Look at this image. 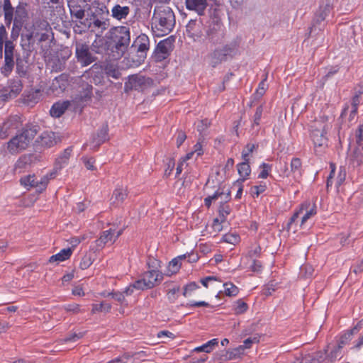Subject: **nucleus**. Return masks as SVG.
Returning <instances> with one entry per match:
<instances>
[{"label": "nucleus", "instance_id": "obj_1", "mask_svg": "<svg viewBox=\"0 0 363 363\" xmlns=\"http://www.w3.org/2000/svg\"><path fill=\"white\" fill-rule=\"evenodd\" d=\"M176 24L172 9L165 5L156 6L152 18V29L157 36H163L172 31Z\"/></svg>", "mask_w": 363, "mask_h": 363}, {"label": "nucleus", "instance_id": "obj_2", "mask_svg": "<svg viewBox=\"0 0 363 363\" xmlns=\"http://www.w3.org/2000/svg\"><path fill=\"white\" fill-rule=\"evenodd\" d=\"M39 35L35 30H27L21 34V52L16 53V72L21 76H25L29 64V59L34 49V38Z\"/></svg>", "mask_w": 363, "mask_h": 363}, {"label": "nucleus", "instance_id": "obj_3", "mask_svg": "<svg viewBox=\"0 0 363 363\" xmlns=\"http://www.w3.org/2000/svg\"><path fill=\"white\" fill-rule=\"evenodd\" d=\"M39 129V126L36 125H26L19 133L6 143V147L9 153L17 155L26 150L38 134Z\"/></svg>", "mask_w": 363, "mask_h": 363}, {"label": "nucleus", "instance_id": "obj_4", "mask_svg": "<svg viewBox=\"0 0 363 363\" xmlns=\"http://www.w3.org/2000/svg\"><path fill=\"white\" fill-rule=\"evenodd\" d=\"M240 38H236L223 46L218 47L208 55L210 65L215 68L223 62L234 58L238 53Z\"/></svg>", "mask_w": 363, "mask_h": 363}, {"label": "nucleus", "instance_id": "obj_5", "mask_svg": "<svg viewBox=\"0 0 363 363\" xmlns=\"http://www.w3.org/2000/svg\"><path fill=\"white\" fill-rule=\"evenodd\" d=\"M115 48L113 58L121 57L128 50L130 43V28L127 26H117L111 28L108 32Z\"/></svg>", "mask_w": 363, "mask_h": 363}, {"label": "nucleus", "instance_id": "obj_6", "mask_svg": "<svg viewBox=\"0 0 363 363\" xmlns=\"http://www.w3.org/2000/svg\"><path fill=\"white\" fill-rule=\"evenodd\" d=\"M109 26V18H105L101 16H99V18H93L87 16L84 21H80L77 28H75V33L82 34L89 30L92 32L99 30L100 33H103Z\"/></svg>", "mask_w": 363, "mask_h": 363}, {"label": "nucleus", "instance_id": "obj_7", "mask_svg": "<svg viewBox=\"0 0 363 363\" xmlns=\"http://www.w3.org/2000/svg\"><path fill=\"white\" fill-rule=\"evenodd\" d=\"M68 7L72 18V22L74 23V31L80 23V21L85 20V13H89L91 10V6L89 3H84L83 0H69L68 1Z\"/></svg>", "mask_w": 363, "mask_h": 363}, {"label": "nucleus", "instance_id": "obj_8", "mask_svg": "<svg viewBox=\"0 0 363 363\" xmlns=\"http://www.w3.org/2000/svg\"><path fill=\"white\" fill-rule=\"evenodd\" d=\"M153 84L154 81L150 77H146L140 74H131L128 77L124 84V92L128 94L133 90L143 91Z\"/></svg>", "mask_w": 363, "mask_h": 363}, {"label": "nucleus", "instance_id": "obj_9", "mask_svg": "<svg viewBox=\"0 0 363 363\" xmlns=\"http://www.w3.org/2000/svg\"><path fill=\"white\" fill-rule=\"evenodd\" d=\"M91 47L86 43L76 42L75 56L82 67H86L95 62L97 57L91 53Z\"/></svg>", "mask_w": 363, "mask_h": 363}, {"label": "nucleus", "instance_id": "obj_10", "mask_svg": "<svg viewBox=\"0 0 363 363\" xmlns=\"http://www.w3.org/2000/svg\"><path fill=\"white\" fill-rule=\"evenodd\" d=\"M174 42L175 37L174 35L169 36L164 40L160 41L153 53L155 61L158 62L166 60L174 49Z\"/></svg>", "mask_w": 363, "mask_h": 363}, {"label": "nucleus", "instance_id": "obj_11", "mask_svg": "<svg viewBox=\"0 0 363 363\" xmlns=\"http://www.w3.org/2000/svg\"><path fill=\"white\" fill-rule=\"evenodd\" d=\"M132 48H137V60L132 59L133 65L138 66L144 62L147 56V52L150 48V40L147 35L142 33L137 37L132 45Z\"/></svg>", "mask_w": 363, "mask_h": 363}, {"label": "nucleus", "instance_id": "obj_12", "mask_svg": "<svg viewBox=\"0 0 363 363\" xmlns=\"http://www.w3.org/2000/svg\"><path fill=\"white\" fill-rule=\"evenodd\" d=\"M91 50L95 53L105 54L113 57L115 52V48L111 38L108 33L104 37H101L99 39L95 40L91 45Z\"/></svg>", "mask_w": 363, "mask_h": 363}, {"label": "nucleus", "instance_id": "obj_13", "mask_svg": "<svg viewBox=\"0 0 363 363\" xmlns=\"http://www.w3.org/2000/svg\"><path fill=\"white\" fill-rule=\"evenodd\" d=\"M203 22L204 18L202 16L191 19L186 26L187 36L194 41L199 40L203 35Z\"/></svg>", "mask_w": 363, "mask_h": 363}, {"label": "nucleus", "instance_id": "obj_14", "mask_svg": "<svg viewBox=\"0 0 363 363\" xmlns=\"http://www.w3.org/2000/svg\"><path fill=\"white\" fill-rule=\"evenodd\" d=\"M4 65L2 67L3 72L5 74H9L13 70L16 60L14 61L15 45L12 40H5L4 44Z\"/></svg>", "mask_w": 363, "mask_h": 363}, {"label": "nucleus", "instance_id": "obj_15", "mask_svg": "<svg viewBox=\"0 0 363 363\" xmlns=\"http://www.w3.org/2000/svg\"><path fill=\"white\" fill-rule=\"evenodd\" d=\"M208 40L213 44H220L225 38V33L223 24L210 23L206 31Z\"/></svg>", "mask_w": 363, "mask_h": 363}, {"label": "nucleus", "instance_id": "obj_16", "mask_svg": "<svg viewBox=\"0 0 363 363\" xmlns=\"http://www.w3.org/2000/svg\"><path fill=\"white\" fill-rule=\"evenodd\" d=\"M20 118L18 116L9 117L0 126V139H5L12 133V130H16L21 125Z\"/></svg>", "mask_w": 363, "mask_h": 363}, {"label": "nucleus", "instance_id": "obj_17", "mask_svg": "<svg viewBox=\"0 0 363 363\" xmlns=\"http://www.w3.org/2000/svg\"><path fill=\"white\" fill-rule=\"evenodd\" d=\"M186 9L194 11L199 16H204L208 6L207 0H185Z\"/></svg>", "mask_w": 363, "mask_h": 363}, {"label": "nucleus", "instance_id": "obj_18", "mask_svg": "<svg viewBox=\"0 0 363 363\" xmlns=\"http://www.w3.org/2000/svg\"><path fill=\"white\" fill-rule=\"evenodd\" d=\"M91 10H89L87 16L93 18H99V16L108 18L109 16V10L107 6L99 2V1H91Z\"/></svg>", "mask_w": 363, "mask_h": 363}, {"label": "nucleus", "instance_id": "obj_19", "mask_svg": "<svg viewBox=\"0 0 363 363\" xmlns=\"http://www.w3.org/2000/svg\"><path fill=\"white\" fill-rule=\"evenodd\" d=\"M69 84V76L67 74H61L56 77L52 82L50 89L57 94L63 92Z\"/></svg>", "mask_w": 363, "mask_h": 363}, {"label": "nucleus", "instance_id": "obj_20", "mask_svg": "<svg viewBox=\"0 0 363 363\" xmlns=\"http://www.w3.org/2000/svg\"><path fill=\"white\" fill-rule=\"evenodd\" d=\"M325 125L320 128H315L311 130V138L315 146L322 147L327 145L328 139L325 136Z\"/></svg>", "mask_w": 363, "mask_h": 363}, {"label": "nucleus", "instance_id": "obj_21", "mask_svg": "<svg viewBox=\"0 0 363 363\" xmlns=\"http://www.w3.org/2000/svg\"><path fill=\"white\" fill-rule=\"evenodd\" d=\"M332 6L330 3V0H328V2H327L325 6H320L313 18V28H315L317 26H320L329 15Z\"/></svg>", "mask_w": 363, "mask_h": 363}, {"label": "nucleus", "instance_id": "obj_22", "mask_svg": "<svg viewBox=\"0 0 363 363\" xmlns=\"http://www.w3.org/2000/svg\"><path fill=\"white\" fill-rule=\"evenodd\" d=\"M290 167V170H289L287 168H286L284 170V174L286 177H289L291 174H292L294 178L296 179L301 177L302 162L300 158H293L291 161Z\"/></svg>", "mask_w": 363, "mask_h": 363}, {"label": "nucleus", "instance_id": "obj_23", "mask_svg": "<svg viewBox=\"0 0 363 363\" xmlns=\"http://www.w3.org/2000/svg\"><path fill=\"white\" fill-rule=\"evenodd\" d=\"M35 143L41 146L50 147L57 143L55 133L54 132H43L35 140Z\"/></svg>", "mask_w": 363, "mask_h": 363}, {"label": "nucleus", "instance_id": "obj_24", "mask_svg": "<svg viewBox=\"0 0 363 363\" xmlns=\"http://www.w3.org/2000/svg\"><path fill=\"white\" fill-rule=\"evenodd\" d=\"M28 4L25 2L20 1L18 6L14 9V21L19 23H25L28 17L27 11Z\"/></svg>", "mask_w": 363, "mask_h": 363}, {"label": "nucleus", "instance_id": "obj_25", "mask_svg": "<svg viewBox=\"0 0 363 363\" xmlns=\"http://www.w3.org/2000/svg\"><path fill=\"white\" fill-rule=\"evenodd\" d=\"M69 106L70 102L69 101H59L52 106L50 110V114L52 117L60 118L64 114Z\"/></svg>", "mask_w": 363, "mask_h": 363}, {"label": "nucleus", "instance_id": "obj_26", "mask_svg": "<svg viewBox=\"0 0 363 363\" xmlns=\"http://www.w3.org/2000/svg\"><path fill=\"white\" fill-rule=\"evenodd\" d=\"M158 277L163 279V274L155 269H150L144 274L143 279L145 280L148 288L151 289L158 285Z\"/></svg>", "mask_w": 363, "mask_h": 363}, {"label": "nucleus", "instance_id": "obj_27", "mask_svg": "<svg viewBox=\"0 0 363 363\" xmlns=\"http://www.w3.org/2000/svg\"><path fill=\"white\" fill-rule=\"evenodd\" d=\"M128 196V191L123 189H116L111 198V204L116 207L120 206Z\"/></svg>", "mask_w": 363, "mask_h": 363}, {"label": "nucleus", "instance_id": "obj_28", "mask_svg": "<svg viewBox=\"0 0 363 363\" xmlns=\"http://www.w3.org/2000/svg\"><path fill=\"white\" fill-rule=\"evenodd\" d=\"M130 11L129 6H122L119 4H116L111 9V16L116 20L121 21L127 18Z\"/></svg>", "mask_w": 363, "mask_h": 363}, {"label": "nucleus", "instance_id": "obj_29", "mask_svg": "<svg viewBox=\"0 0 363 363\" xmlns=\"http://www.w3.org/2000/svg\"><path fill=\"white\" fill-rule=\"evenodd\" d=\"M108 140V126L107 123L102 125L98 130L96 135L93 137V142L96 143V146L99 147L100 145Z\"/></svg>", "mask_w": 363, "mask_h": 363}, {"label": "nucleus", "instance_id": "obj_30", "mask_svg": "<svg viewBox=\"0 0 363 363\" xmlns=\"http://www.w3.org/2000/svg\"><path fill=\"white\" fill-rule=\"evenodd\" d=\"M363 147L356 146L352 152L349 156L350 163L353 167H359L363 163Z\"/></svg>", "mask_w": 363, "mask_h": 363}, {"label": "nucleus", "instance_id": "obj_31", "mask_svg": "<svg viewBox=\"0 0 363 363\" xmlns=\"http://www.w3.org/2000/svg\"><path fill=\"white\" fill-rule=\"evenodd\" d=\"M37 161H39L38 155L34 154L25 155L18 160L16 168H25L26 165H31Z\"/></svg>", "mask_w": 363, "mask_h": 363}, {"label": "nucleus", "instance_id": "obj_32", "mask_svg": "<svg viewBox=\"0 0 363 363\" xmlns=\"http://www.w3.org/2000/svg\"><path fill=\"white\" fill-rule=\"evenodd\" d=\"M72 253V250L71 248L63 249L59 253L51 256L49 259V262H54L57 261H65L70 257Z\"/></svg>", "mask_w": 363, "mask_h": 363}, {"label": "nucleus", "instance_id": "obj_33", "mask_svg": "<svg viewBox=\"0 0 363 363\" xmlns=\"http://www.w3.org/2000/svg\"><path fill=\"white\" fill-rule=\"evenodd\" d=\"M208 16H209V22L208 23H219L223 24L220 18V9L211 6L208 9Z\"/></svg>", "mask_w": 363, "mask_h": 363}, {"label": "nucleus", "instance_id": "obj_34", "mask_svg": "<svg viewBox=\"0 0 363 363\" xmlns=\"http://www.w3.org/2000/svg\"><path fill=\"white\" fill-rule=\"evenodd\" d=\"M65 57H60L59 55H56L52 57L50 62L51 63L52 69L55 72H60L65 67Z\"/></svg>", "mask_w": 363, "mask_h": 363}, {"label": "nucleus", "instance_id": "obj_35", "mask_svg": "<svg viewBox=\"0 0 363 363\" xmlns=\"http://www.w3.org/2000/svg\"><path fill=\"white\" fill-rule=\"evenodd\" d=\"M218 345V339H212L207 342L206 343L203 344L201 346L196 347L194 351L197 352H204L206 353L211 352L215 346H217Z\"/></svg>", "mask_w": 363, "mask_h": 363}, {"label": "nucleus", "instance_id": "obj_36", "mask_svg": "<svg viewBox=\"0 0 363 363\" xmlns=\"http://www.w3.org/2000/svg\"><path fill=\"white\" fill-rule=\"evenodd\" d=\"M20 182L21 185L24 186L35 187L38 189L39 183L38 180H36L35 175H28L21 178Z\"/></svg>", "mask_w": 363, "mask_h": 363}, {"label": "nucleus", "instance_id": "obj_37", "mask_svg": "<svg viewBox=\"0 0 363 363\" xmlns=\"http://www.w3.org/2000/svg\"><path fill=\"white\" fill-rule=\"evenodd\" d=\"M93 86L87 83L82 84L80 91V99L82 101H87L92 96Z\"/></svg>", "mask_w": 363, "mask_h": 363}, {"label": "nucleus", "instance_id": "obj_38", "mask_svg": "<svg viewBox=\"0 0 363 363\" xmlns=\"http://www.w3.org/2000/svg\"><path fill=\"white\" fill-rule=\"evenodd\" d=\"M104 72L107 77H111L114 79H118L121 75L118 68L113 64H107L104 67Z\"/></svg>", "mask_w": 363, "mask_h": 363}, {"label": "nucleus", "instance_id": "obj_39", "mask_svg": "<svg viewBox=\"0 0 363 363\" xmlns=\"http://www.w3.org/2000/svg\"><path fill=\"white\" fill-rule=\"evenodd\" d=\"M237 167L239 175L242 178H245V180L251 172V168L249 164V162H240L237 165Z\"/></svg>", "mask_w": 363, "mask_h": 363}, {"label": "nucleus", "instance_id": "obj_40", "mask_svg": "<svg viewBox=\"0 0 363 363\" xmlns=\"http://www.w3.org/2000/svg\"><path fill=\"white\" fill-rule=\"evenodd\" d=\"M40 25L46 30V32L40 33L38 41L45 42L48 40L50 39V34L53 38V33L51 32V28L48 21H43L40 23Z\"/></svg>", "mask_w": 363, "mask_h": 363}, {"label": "nucleus", "instance_id": "obj_41", "mask_svg": "<svg viewBox=\"0 0 363 363\" xmlns=\"http://www.w3.org/2000/svg\"><path fill=\"white\" fill-rule=\"evenodd\" d=\"M23 23H19V22H16V21H14L13 23V26H12V29H11V40H12V42L13 43V41H16L19 35H21V31L22 30V28L23 26Z\"/></svg>", "mask_w": 363, "mask_h": 363}, {"label": "nucleus", "instance_id": "obj_42", "mask_svg": "<svg viewBox=\"0 0 363 363\" xmlns=\"http://www.w3.org/2000/svg\"><path fill=\"white\" fill-rule=\"evenodd\" d=\"M232 209L229 205L224 203H220L218 212L221 222H225L226 220V217L230 213Z\"/></svg>", "mask_w": 363, "mask_h": 363}, {"label": "nucleus", "instance_id": "obj_43", "mask_svg": "<svg viewBox=\"0 0 363 363\" xmlns=\"http://www.w3.org/2000/svg\"><path fill=\"white\" fill-rule=\"evenodd\" d=\"M223 286L224 293L228 296H235L239 292V289L231 282L225 283Z\"/></svg>", "mask_w": 363, "mask_h": 363}, {"label": "nucleus", "instance_id": "obj_44", "mask_svg": "<svg viewBox=\"0 0 363 363\" xmlns=\"http://www.w3.org/2000/svg\"><path fill=\"white\" fill-rule=\"evenodd\" d=\"M111 308V305L108 303L101 302V303L93 304L91 312L95 313L96 312H106L108 313Z\"/></svg>", "mask_w": 363, "mask_h": 363}, {"label": "nucleus", "instance_id": "obj_45", "mask_svg": "<svg viewBox=\"0 0 363 363\" xmlns=\"http://www.w3.org/2000/svg\"><path fill=\"white\" fill-rule=\"evenodd\" d=\"M353 333H351L350 330H348L347 333L343 334L339 340L338 345H337V349L340 350L343 347V346L348 343L350 340H351L352 337L353 336Z\"/></svg>", "mask_w": 363, "mask_h": 363}, {"label": "nucleus", "instance_id": "obj_46", "mask_svg": "<svg viewBox=\"0 0 363 363\" xmlns=\"http://www.w3.org/2000/svg\"><path fill=\"white\" fill-rule=\"evenodd\" d=\"M222 240L230 244L235 245L239 242L240 237L235 233H227L223 236Z\"/></svg>", "mask_w": 363, "mask_h": 363}, {"label": "nucleus", "instance_id": "obj_47", "mask_svg": "<svg viewBox=\"0 0 363 363\" xmlns=\"http://www.w3.org/2000/svg\"><path fill=\"white\" fill-rule=\"evenodd\" d=\"M93 259L91 254H86L82 259L79 267L82 269H88L91 264L93 263Z\"/></svg>", "mask_w": 363, "mask_h": 363}, {"label": "nucleus", "instance_id": "obj_48", "mask_svg": "<svg viewBox=\"0 0 363 363\" xmlns=\"http://www.w3.org/2000/svg\"><path fill=\"white\" fill-rule=\"evenodd\" d=\"M85 334V332H79L78 333H73L67 335L64 339V342H76L77 340L82 338Z\"/></svg>", "mask_w": 363, "mask_h": 363}, {"label": "nucleus", "instance_id": "obj_49", "mask_svg": "<svg viewBox=\"0 0 363 363\" xmlns=\"http://www.w3.org/2000/svg\"><path fill=\"white\" fill-rule=\"evenodd\" d=\"M236 307L235 308V311L236 314H241L245 313L247 308V304L244 302L242 299H239L236 301Z\"/></svg>", "mask_w": 363, "mask_h": 363}, {"label": "nucleus", "instance_id": "obj_50", "mask_svg": "<svg viewBox=\"0 0 363 363\" xmlns=\"http://www.w3.org/2000/svg\"><path fill=\"white\" fill-rule=\"evenodd\" d=\"M228 358L230 359H234L240 357L241 354H243V350L242 347H238L236 348L233 349L232 350H228Z\"/></svg>", "mask_w": 363, "mask_h": 363}, {"label": "nucleus", "instance_id": "obj_51", "mask_svg": "<svg viewBox=\"0 0 363 363\" xmlns=\"http://www.w3.org/2000/svg\"><path fill=\"white\" fill-rule=\"evenodd\" d=\"M267 189L265 184H260L254 186L251 188V194L253 197H258L259 195L263 193Z\"/></svg>", "mask_w": 363, "mask_h": 363}, {"label": "nucleus", "instance_id": "obj_52", "mask_svg": "<svg viewBox=\"0 0 363 363\" xmlns=\"http://www.w3.org/2000/svg\"><path fill=\"white\" fill-rule=\"evenodd\" d=\"M8 33L4 25L0 26V52L2 53L3 43H5V40H9L8 39Z\"/></svg>", "mask_w": 363, "mask_h": 363}, {"label": "nucleus", "instance_id": "obj_53", "mask_svg": "<svg viewBox=\"0 0 363 363\" xmlns=\"http://www.w3.org/2000/svg\"><path fill=\"white\" fill-rule=\"evenodd\" d=\"M72 151V147H68L64 150L61 156L57 159L58 163H66L67 160L69 158L71 152Z\"/></svg>", "mask_w": 363, "mask_h": 363}, {"label": "nucleus", "instance_id": "obj_54", "mask_svg": "<svg viewBox=\"0 0 363 363\" xmlns=\"http://www.w3.org/2000/svg\"><path fill=\"white\" fill-rule=\"evenodd\" d=\"M180 266L181 265L179 263V260L177 259V258H174L169 264V271L172 274L177 273L179 271Z\"/></svg>", "mask_w": 363, "mask_h": 363}, {"label": "nucleus", "instance_id": "obj_55", "mask_svg": "<svg viewBox=\"0 0 363 363\" xmlns=\"http://www.w3.org/2000/svg\"><path fill=\"white\" fill-rule=\"evenodd\" d=\"M180 290L179 286H174L172 289H169L167 291V296L168 299L172 302L174 303L175 300L177 299L176 294L178 293Z\"/></svg>", "mask_w": 363, "mask_h": 363}, {"label": "nucleus", "instance_id": "obj_56", "mask_svg": "<svg viewBox=\"0 0 363 363\" xmlns=\"http://www.w3.org/2000/svg\"><path fill=\"white\" fill-rule=\"evenodd\" d=\"M260 167L263 169L259 173L258 177L262 179H266L269 176V172L271 170V165L267 163H262L260 165Z\"/></svg>", "mask_w": 363, "mask_h": 363}, {"label": "nucleus", "instance_id": "obj_57", "mask_svg": "<svg viewBox=\"0 0 363 363\" xmlns=\"http://www.w3.org/2000/svg\"><path fill=\"white\" fill-rule=\"evenodd\" d=\"M227 351L228 350H223L220 353H216L214 357L215 360L218 362L219 363L230 360V358H228V354Z\"/></svg>", "mask_w": 363, "mask_h": 363}, {"label": "nucleus", "instance_id": "obj_58", "mask_svg": "<svg viewBox=\"0 0 363 363\" xmlns=\"http://www.w3.org/2000/svg\"><path fill=\"white\" fill-rule=\"evenodd\" d=\"M132 287H134L135 289L137 290H144L149 289L145 282V280L143 278L142 279H138L132 284Z\"/></svg>", "mask_w": 363, "mask_h": 363}, {"label": "nucleus", "instance_id": "obj_59", "mask_svg": "<svg viewBox=\"0 0 363 363\" xmlns=\"http://www.w3.org/2000/svg\"><path fill=\"white\" fill-rule=\"evenodd\" d=\"M259 337H250L247 338L244 341V345H240V347H242V350L244 351L245 349L250 348L252 343L259 342Z\"/></svg>", "mask_w": 363, "mask_h": 363}, {"label": "nucleus", "instance_id": "obj_60", "mask_svg": "<svg viewBox=\"0 0 363 363\" xmlns=\"http://www.w3.org/2000/svg\"><path fill=\"white\" fill-rule=\"evenodd\" d=\"M199 288V286L196 282H194V281L191 282V283L186 284L184 287L183 295L184 296H186V295L189 292H191Z\"/></svg>", "mask_w": 363, "mask_h": 363}, {"label": "nucleus", "instance_id": "obj_61", "mask_svg": "<svg viewBox=\"0 0 363 363\" xmlns=\"http://www.w3.org/2000/svg\"><path fill=\"white\" fill-rule=\"evenodd\" d=\"M211 125V122L208 119L205 118L201 120L199 122V124L197 126V130L201 134L206 128H208Z\"/></svg>", "mask_w": 363, "mask_h": 363}, {"label": "nucleus", "instance_id": "obj_62", "mask_svg": "<svg viewBox=\"0 0 363 363\" xmlns=\"http://www.w3.org/2000/svg\"><path fill=\"white\" fill-rule=\"evenodd\" d=\"M48 175H46L40 179V180H38L39 186L38 189H37V191L39 193H41L43 190L45 189L47 184L48 183Z\"/></svg>", "mask_w": 363, "mask_h": 363}, {"label": "nucleus", "instance_id": "obj_63", "mask_svg": "<svg viewBox=\"0 0 363 363\" xmlns=\"http://www.w3.org/2000/svg\"><path fill=\"white\" fill-rule=\"evenodd\" d=\"M363 125H359L356 132V143L357 146L363 147L362 142L363 141Z\"/></svg>", "mask_w": 363, "mask_h": 363}, {"label": "nucleus", "instance_id": "obj_64", "mask_svg": "<svg viewBox=\"0 0 363 363\" xmlns=\"http://www.w3.org/2000/svg\"><path fill=\"white\" fill-rule=\"evenodd\" d=\"M100 238H101L102 241H104L106 243H107L109 240H111L113 238V230L109 229L108 230L103 231Z\"/></svg>", "mask_w": 363, "mask_h": 363}]
</instances>
